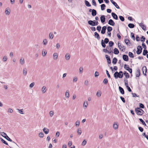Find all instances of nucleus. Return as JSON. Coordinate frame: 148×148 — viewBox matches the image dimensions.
<instances>
[{
  "label": "nucleus",
  "mask_w": 148,
  "mask_h": 148,
  "mask_svg": "<svg viewBox=\"0 0 148 148\" xmlns=\"http://www.w3.org/2000/svg\"><path fill=\"white\" fill-rule=\"evenodd\" d=\"M135 111L136 114L138 115H142L144 112L143 110L140 108H138V107L135 108Z\"/></svg>",
  "instance_id": "nucleus-1"
},
{
  "label": "nucleus",
  "mask_w": 148,
  "mask_h": 148,
  "mask_svg": "<svg viewBox=\"0 0 148 148\" xmlns=\"http://www.w3.org/2000/svg\"><path fill=\"white\" fill-rule=\"evenodd\" d=\"M109 42V39L108 38H106L104 39V40H101L102 46L103 48H105L106 46V44H107Z\"/></svg>",
  "instance_id": "nucleus-2"
},
{
  "label": "nucleus",
  "mask_w": 148,
  "mask_h": 148,
  "mask_svg": "<svg viewBox=\"0 0 148 148\" xmlns=\"http://www.w3.org/2000/svg\"><path fill=\"white\" fill-rule=\"evenodd\" d=\"M124 68L125 70L128 71L130 74L132 73V69L130 68L128 65L125 64L124 65Z\"/></svg>",
  "instance_id": "nucleus-3"
},
{
  "label": "nucleus",
  "mask_w": 148,
  "mask_h": 148,
  "mask_svg": "<svg viewBox=\"0 0 148 148\" xmlns=\"http://www.w3.org/2000/svg\"><path fill=\"white\" fill-rule=\"evenodd\" d=\"M89 12H91V14L93 16H96L97 13L96 10L94 9H89Z\"/></svg>",
  "instance_id": "nucleus-4"
},
{
  "label": "nucleus",
  "mask_w": 148,
  "mask_h": 148,
  "mask_svg": "<svg viewBox=\"0 0 148 148\" xmlns=\"http://www.w3.org/2000/svg\"><path fill=\"white\" fill-rule=\"evenodd\" d=\"M143 74L146 76H147L146 73L147 72V69L146 66H144L142 69Z\"/></svg>",
  "instance_id": "nucleus-5"
},
{
  "label": "nucleus",
  "mask_w": 148,
  "mask_h": 148,
  "mask_svg": "<svg viewBox=\"0 0 148 148\" xmlns=\"http://www.w3.org/2000/svg\"><path fill=\"white\" fill-rule=\"evenodd\" d=\"M105 57L107 60L108 65L110 64L111 63V60L110 57L109 56L106 55Z\"/></svg>",
  "instance_id": "nucleus-6"
},
{
  "label": "nucleus",
  "mask_w": 148,
  "mask_h": 148,
  "mask_svg": "<svg viewBox=\"0 0 148 148\" xmlns=\"http://www.w3.org/2000/svg\"><path fill=\"white\" fill-rule=\"evenodd\" d=\"M138 23L139 24V25L142 28L143 30L145 31L146 30V25H145L144 24H143L142 22L140 23Z\"/></svg>",
  "instance_id": "nucleus-7"
},
{
  "label": "nucleus",
  "mask_w": 148,
  "mask_h": 148,
  "mask_svg": "<svg viewBox=\"0 0 148 148\" xmlns=\"http://www.w3.org/2000/svg\"><path fill=\"white\" fill-rule=\"evenodd\" d=\"M140 75V69L138 67L137 68V71L136 73V77H138Z\"/></svg>",
  "instance_id": "nucleus-8"
},
{
  "label": "nucleus",
  "mask_w": 148,
  "mask_h": 148,
  "mask_svg": "<svg viewBox=\"0 0 148 148\" xmlns=\"http://www.w3.org/2000/svg\"><path fill=\"white\" fill-rule=\"evenodd\" d=\"M123 59V60L125 61H128L129 60V57L128 56L126 55L123 54L122 56Z\"/></svg>",
  "instance_id": "nucleus-9"
},
{
  "label": "nucleus",
  "mask_w": 148,
  "mask_h": 148,
  "mask_svg": "<svg viewBox=\"0 0 148 148\" xmlns=\"http://www.w3.org/2000/svg\"><path fill=\"white\" fill-rule=\"evenodd\" d=\"M111 2L112 3L117 9H120L117 3L114 1L113 0H110Z\"/></svg>",
  "instance_id": "nucleus-10"
},
{
  "label": "nucleus",
  "mask_w": 148,
  "mask_h": 148,
  "mask_svg": "<svg viewBox=\"0 0 148 148\" xmlns=\"http://www.w3.org/2000/svg\"><path fill=\"white\" fill-rule=\"evenodd\" d=\"M108 23L109 25L112 26H114L115 24L114 21L111 19H110L109 20Z\"/></svg>",
  "instance_id": "nucleus-11"
},
{
  "label": "nucleus",
  "mask_w": 148,
  "mask_h": 148,
  "mask_svg": "<svg viewBox=\"0 0 148 148\" xmlns=\"http://www.w3.org/2000/svg\"><path fill=\"white\" fill-rule=\"evenodd\" d=\"M112 16L114 19L117 20L118 19V16L114 12H112L111 13Z\"/></svg>",
  "instance_id": "nucleus-12"
},
{
  "label": "nucleus",
  "mask_w": 148,
  "mask_h": 148,
  "mask_svg": "<svg viewBox=\"0 0 148 148\" xmlns=\"http://www.w3.org/2000/svg\"><path fill=\"white\" fill-rule=\"evenodd\" d=\"M100 20L102 23H104L106 21L105 16L104 15H102L100 17Z\"/></svg>",
  "instance_id": "nucleus-13"
},
{
  "label": "nucleus",
  "mask_w": 148,
  "mask_h": 148,
  "mask_svg": "<svg viewBox=\"0 0 148 148\" xmlns=\"http://www.w3.org/2000/svg\"><path fill=\"white\" fill-rule=\"evenodd\" d=\"M106 29L107 27L106 26H104L102 27L101 32V33L102 34H104L105 33Z\"/></svg>",
  "instance_id": "nucleus-14"
},
{
  "label": "nucleus",
  "mask_w": 148,
  "mask_h": 148,
  "mask_svg": "<svg viewBox=\"0 0 148 148\" xmlns=\"http://www.w3.org/2000/svg\"><path fill=\"white\" fill-rule=\"evenodd\" d=\"M119 88L120 92L122 94L124 95L125 94V92L123 89L120 86H119Z\"/></svg>",
  "instance_id": "nucleus-15"
},
{
  "label": "nucleus",
  "mask_w": 148,
  "mask_h": 148,
  "mask_svg": "<svg viewBox=\"0 0 148 148\" xmlns=\"http://www.w3.org/2000/svg\"><path fill=\"white\" fill-rule=\"evenodd\" d=\"M124 42L127 46H130L131 43L128 39H125L124 40Z\"/></svg>",
  "instance_id": "nucleus-16"
},
{
  "label": "nucleus",
  "mask_w": 148,
  "mask_h": 148,
  "mask_svg": "<svg viewBox=\"0 0 148 148\" xmlns=\"http://www.w3.org/2000/svg\"><path fill=\"white\" fill-rule=\"evenodd\" d=\"M94 36L95 37L97 38L98 40H99L100 39V37L99 36V35L97 32H95Z\"/></svg>",
  "instance_id": "nucleus-17"
},
{
  "label": "nucleus",
  "mask_w": 148,
  "mask_h": 148,
  "mask_svg": "<svg viewBox=\"0 0 148 148\" xmlns=\"http://www.w3.org/2000/svg\"><path fill=\"white\" fill-rule=\"evenodd\" d=\"M103 51L105 53H109L113 55V51H109V50L106 49H103Z\"/></svg>",
  "instance_id": "nucleus-18"
},
{
  "label": "nucleus",
  "mask_w": 148,
  "mask_h": 148,
  "mask_svg": "<svg viewBox=\"0 0 148 148\" xmlns=\"http://www.w3.org/2000/svg\"><path fill=\"white\" fill-rule=\"evenodd\" d=\"M10 10L8 7L5 10V13L6 15H8L10 14Z\"/></svg>",
  "instance_id": "nucleus-19"
},
{
  "label": "nucleus",
  "mask_w": 148,
  "mask_h": 148,
  "mask_svg": "<svg viewBox=\"0 0 148 148\" xmlns=\"http://www.w3.org/2000/svg\"><path fill=\"white\" fill-rule=\"evenodd\" d=\"M88 23L89 25L92 26H95L94 20H89L88 21Z\"/></svg>",
  "instance_id": "nucleus-20"
},
{
  "label": "nucleus",
  "mask_w": 148,
  "mask_h": 148,
  "mask_svg": "<svg viewBox=\"0 0 148 148\" xmlns=\"http://www.w3.org/2000/svg\"><path fill=\"white\" fill-rule=\"evenodd\" d=\"M43 130L45 134H47L49 132V130L46 127H44Z\"/></svg>",
  "instance_id": "nucleus-21"
},
{
  "label": "nucleus",
  "mask_w": 148,
  "mask_h": 148,
  "mask_svg": "<svg viewBox=\"0 0 148 148\" xmlns=\"http://www.w3.org/2000/svg\"><path fill=\"white\" fill-rule=\"evenodd\" d=\"M113 51L114 52H113V53H114L115 54L117 55L119 53V51L118 50V49L116 48H115L114 49Z\"/></svg>",
  "instance_id": "nucleus-22"
},
{
  "label": "nucleus",
  "mask_w": 148,
  "mask_h": 148,
  "mask_svg": "<svg viewBox=\"0 0 148 148\" xmlns=\"http://www.w3.org/2000/svg\"><path fill=\"white\" fill-rule=\"evenodd\" d=\"M123 74L125 76L126 78H129L130 77V75L129 73H127L126 71H124L123 72Z\"/></svg>",
  "instance_id": "nucleus-23"
},
{
  "label": "nucleus",
  "mask_w": 148,
  "mask_h": 148,
  "mask_svg": "<svg viewBox=\"0 0 148 148\" xmlns=\"http://www.w3.org/2000/svg\"><path fill=\"white\" fill-rule=\"evenodd\" d=\"M84 3L88 7L91 6V5L90 4V3L87 1L85 0Z\"/></svg>",
  "instance_id": "nucleus-24"
},
{
  "label": "nucleus",
  "mask_w": 148,
  "mask_h": 148,
  "mask_svg": "<svg viewBox=\"0 0 148 148\" xmlns=\"http://www.w3.org/2000/svg\"><path fill=\"white\" fill-rule=\"evenodd\" d=\"M118 60L117 58H116L114 57V58L112 60V63L113 64H115L117 62Z\"/></svg>",
  "instance_id": "nucleus-25"
},
{
  "label": "nucleus",
  "mask_w": 148,
  "mask_h": 148,
  "mask_svg": "<svg viewBox=\"0 0 148 148\" xmlns=\"http://www.w3.org/2000/svg\"><path fill=\"white\" fill-rule=\"evenodd\" d=\"M118 124L117 122H115L113 125V127L115 129H117L118 127Z\"/></svg>",
  "instance_id": "nucleus-26"
},
{
  "label": "nucleus",
  "mask_w": 148,
  "mask_h": 148,
  "mask_svg": "<svg viewBox=\"0 0 148 148\" xmlns=\"http://www.w3.org/2000/svg\"><path fill=\"white\" fill-rule=\"evenodd\" d=\"M119 73L117 71H116L114 73V76L115 79H117L118 78Z\"/></svg>",
  "instance_id": "nucleus-27"
},
{
  "label": "nucleus",
  "mask_w": 148,
  "mask_h": 148,
  "mask_svg": "<svg viewBox=\"0 0 148 148\" xmlns=\"http://www.w3.org/2000/svg\"><path fill=\"white\" fill-rule=\"evenodd\" d=\"M128 26L130 28H133L135 27V25L133 23H130L128 24Z\"/></svg>",
  "instance_id": "nucleus-28"
},
{
  "label": "nucleus",
  "mask_w": 148,
  "mask_h": 148,
  "mask_svg": "<svg viewBox=\"0 0 148 148\" xmlns=\"http://www.w3.org/2000/svg\"><path fill=\"white\" fill-rule=\"evenodd\" d=\"M70 57L69 54L68 53H66L65 55L66 59L67 60H69L70 59Z\"/></svg>",
  "instance_id": "nucleus-29"
},
{
  "label": "nucleus",
  "mask_w": 148,
  "mask_h": 148,
  "mask_svg": "<svg viewBox=\"0 0 148 148\" xmlns=\"http://www.w3.org/2000/svg\"><path fill=\"white\" fill-rule=\"evenodd\" d=\"M109 47H112L114 45V42L112 41H110L109 42Z\"/></svg>",
  "instance_id": "nucleus-30"
},
{
  "label": "nucleus",
  "mask_w": 148,
  "mask_h": 148,
  "mask_svg": "<svg viewBox=\"0 0 148 148\" xmlns=\"http://www.w3.org/2000/svg\"><path fill=\"white\" fill-rule=\"evenodd\" d=\"M139 107H138V108H140V109H143L145 108V106L144 104L142 103H139Z\"/></svg>",
  "instance_id": "nucleus-31"
},
{
  "label": "nucleus",
  "mask_w": 148,
  "mask_h": 148,
  "mask_svg": "<svg viewBox=\"0 0 148 148\" xmlns=\"http://www.w3.org/2000/svg\"><path fill=\"white\" fill-rule=\"evenodd\" d=\"M100 6L101 7V10H103L105 9L106 6L105 4H102Z\"/></svg>",
  "instance_id": "nucleus-32"
},
{
  "label": "nucleus",
  "mask_w": 148,
  "mask_h": 148,
  "mask_svg": "<svg viewBox=\"0 0 148 148\" xmlns=\"http://www.w3.org/2000/svg\"><path fill=\"white\" fill-rule=\"evenodd\" d=\"M4 137L8 141H10V142L12 141V139H11L7 135L6 136H4Z\"/></svg>",
  "instance_id": "nucleus-33"
},
{
  "label": "nucleus",
  "mask_w": 148,
  "mask_h": 148,
  "mask_svg": "<svg viewBox=\"0 0 148 148\" xmlns=\"http://www.w3.org/2000/svg\"><path fill=\"white\" fill-rule=\"evenodd\" d=\"M148 53V51L147 49H144L143 53V56H146L147 55Z\"/></svg>",
  "instance_id": "nucleus-34"
},
{
  "label": "nucleus",
  "mask_w": 148,
  "mask_h": 148,
  "mask_svg": "<svg viewBox=\"0 0 148 148\" xmlns=\"http://www.w3.org/2000/svg\"><path fill=\"white\" fill-rule=\"evenodd\" d=\"M65 96L67 98H68L69 97V91L68 90H67L66 91Z\"/></svg>",
  "instance_id": "nucleus-35"
},
{
  "label": "nucleus",
  "mask_w": 148,
  "mask_h": 148,
  "mask_svg": "<svg viewBox=\"0 0 148 148\" xmlns=\"http://www.w3.org/2000/svg\"><path fill=\"white\" fill-rule=\"evenodd\" d=\"M1 141L4 144H5V145H8V143L4 139H3L2 138H0Z\"/></svg>",
  "instance_id": "nucleus-36"
},
{
  "label": "nucleus",
  "mask_w": 148,
  "mask_h": 148,
  "mask_svg": "<svg viewBox=\"0 0 148 148\" xmlns=\"http://www.w3.org/2000/svg\"><path fill=\"white\" fill-rule=\"evenodd\" d=\"M128 55L130 58H134V55L133 53L131 52H129Z\"/></svg>",
  "instance_id": "nucleus-37"
},
{
  "label": "nucleus",
  "mask_w": 148,
  "mask_h": 148,
  "mask_svg": "<svg viewBox=\"0 0 148 148\" xmlns=\"http://www.w3.org/2000/svg\"><path fill=\"white\" fill-rule=\"evenodd\" d=\"M53 37H54V35H53V33L52 32H50L49 34V38L50 39H52L53 38Z\"/></svg>",
  "instance_id": "nucleus-38"
},
{
  "label": "nucleus",
  "mask_w": 148,
  "mask_h": 148,
  "mask_svg": "<svg viewBox=\"0 0 148 148\" xmlns=\"http://www.w3.org/2000/svg\"><path fill=\"white\" fill-rule=\"evenodd\" d=\"M140 38H141L140 41L141 42H143V43L145 41V40L146 39L145 37L143 36H142Z\"/></svg>",
  "instance_id": "nucleus-39"
},
{
  "label": "nucleus",
  "mask_w": 148,
  "mask_h": 148,
  "mask_svg": "<svg viewBox=\"0 0 148 148\" xmlns=\"http://www.w3.org/2000/svg\"><path fill=\"white\" fill-rule=\"evenodd\" d=\"M46 89V87L45 86H43L42 88V91L43 93H44L45 92Z\"/></svg>",
  "instance_id": "nucleus-40"
},
{
  "label": "nucleus",
  "mask_w": 148,
  "mask_h": 148,
  "mask_svg": "<svg viewBox=\"0 0 148 148\" xmlns=\"http://www.w3.org/2000/svg\"><path fill=\"white\" fill-rule=\"evenodd\" d=\"M131 37L133 39V40H135L134 34L133 32L131 33Z\"/></svg>",
  "instance_id": "nucleus-41"
},
{
  "label": "nucleus",
  "mask_w": 148,
  "mask_h": 148,
  "mask_svg": "<svg viewBox=\"0 0 148 148\" xmlns=\"http://www.w3.org/2000/svg\"><path fill=\"white\" fill-rule=\"evenodd\" d=\"M112 30V27L108 26L107 27V31L108 32H110Z\"/></svg>",
  "instance_id": "nucleus-42"
},
{
  "label": "nucleus",
  "mask_w": 148,
  "mask_h": 148,
  "mask_svg": "<svg viewBox=\"0 0 148 148\" xmlns=\"http://www.w3.org/2000/svg\"><path fill=\"white\" fill-rule=\"evenodd\" d=\"M47 53V52L46 50H43L42 51V55L43 56H45Z\"/></svg>",
  "instance_id": "nucleus-43"
},
{
  "label": "nucleus",
  "mask_w": 148,
  "mask_h": 148,
  "mask_svg": "<svg viewBox=\"0 0 148 148\" xmlns=\"http://www.w3.org/2000/svg\"><path fill=\"white\" fill-rule=\"evenodd\" d=\"M53 57L54 60H56L58 58L57 53H54L53 55Z\"/></svg>",
  "instance_id": "nucleus-44"
},
{
  "label": "nucleus",
  "mask_w": 148,
  "mask_h": 148,
  "mask_svg": "<svg viewBox=\"0 0 148 148\" xmlns=\"http://www.w3.org/2000/svg\"><path fill=\"white\" fill-rule=\"evenodd\" d=\"M119 18L120 20L122 21H124L125 20V18L124 17L121 16H119Z\"/></svg>",
  "instance_id": "nucleus-45"
},
{
  "label": "nucleus",
  "mask_w": 148,
  "mask_h": 148,
  "mask_svg": "<svg viewBox=\"0 0 148 148\" xmlns=\"http://www.w3.org/2000/svg\"><path fill=\"white\" fill-rule=\"evenodd\" d=\"M27 69L26 68H24L23 69V74L25 76L27 74Z\"/></svg>",
  "instance_id": "nucleus-46"
},
{
  "label": "nucleus",
  "mask_w": 148,
  "mask_h": 148,
  "mask_svg": "<svg viewBox=\"0 0 148 148\" xmlns=\"http://www.w3.org/2000/svg\"><path fill=\"white\" fill-rule=\"evenodd\" d=\"M108 81L107 79L106 78H105L103 81V83L105 84H107L108 83Z\"/></svg>",
  "instance_id": "nucleus-47"
},
{
  "label": "nucleus",
  "mask_w": 148,
  "mask_h": 148,
  "mask_svg": "<svg viewBox=\"0 0 148 148\" xmlns=\"http://www.w3.org/2000/svg\"><path fill=\"white\" fill-rule=\"evenodd\" d=\"M138 128L139 130L141 132H143L144 131V129L143 127H141L138 126Z\"/></svg>",
  "instance_id": "nucleus-48"
},
{
  "label": "nucleus",
  "mask_w": 148,
  "mask_h": 148,
  "mask_svg": "<svg viewBox=\"0 0 148 148\" xmlns=\"http://www.w3.org/2000/svg\"><path fill=\"white\" fill-rule=\"evenodd\" d=\"M81 129L80 128H78L77 130V133L78 134L80 135L81 134L82 131L81 130Z\"/></svg>",
  "instance_id": "nucleus-49"
},
{
  "label": "nucleus",
  "mask_w": 148,
  "mask_h": 148,
  "mask_svg": "<svg viewBox=\"0 0 148 148\" xmlns=\"http://www.w3.org/2000/svg\"><path fill=\"white\" fill-rule=\"evenodd\" d=\"M92 4L93 5L95 6H97L95 0H92Z\"/></svg>",
  "instance_id": "nucleus-50"
},
{
  "label": "nucleus",
  "mask_w": 148,
  "mask_h": 148,
  "mask_svg": "<svg viewBox=\"0 0 148 148\" xmlns=\"http://www.w3.org/2000/svg\"><path fill=\"white\" fill-rule=\"evenodd\" d=\"M142 47L144 49H146L147 47L145 43L143 42L142 44Z\"/></svg>",
  "instance_id": "nucleus-51"
},
{
  "label": "nucleus",
  "mask_w": 148,
  "mask_h": 148,
  "mask_svg": "<svg viewBox=\"0 0 148 148\" xmlns=\"http://www.w3.org/2000/svg\"><path fill=\"white\" fill-rule=\"evenodd\" d=\"M120 98L121 99V101H122V102L123 103H125V98L123 97L122 96H120Z\"/></svg>",
  "instance_id": "nucleus-52"
},
{
  "label": "nucleus",
  "mask_w": 148,
  "mask_h": 148,
  "mask_svg": "<svg viewBox=\"0 0 148 148\" xmlns=\"http://www.w3.org/2000/svg\"><path fill=\"white\" fill-rule=\"evenodd\" d=\"M118 46L120 50H121V48H122V45H121V43L118 42Z\"/></svg>",
  "instance_id": "nucleus-53"
},
{
  "label": "nucleus",
  "mask_w": 148,
  "mask_h": 148,
  "mask_svg": "<svg viewBox=\"0 0 148 148\" xmlns=\"http://www.w3.org/2000/svg\"><path fill=\"white\" fill-rule=\"evenodd\" d=\"M142 50L143 49H141V50H137V51H136V53L138 54V55H139L142 52Z\"/></svg>",
  "instance_id": "nucleus-54"
},
{
  "label": "nucleus",
  "mask_w": 148,
  "mask_h": 148,
  "mask_svg": "<svg viewBox=\"0 0 148 148\" xmlns=\"http://www.w3.org/2000/svg\"><path fill=\"white\" fill-rule=\"evenodd\" d=\"M20 63L21 64L23 65L24 63V59L22 60V58H21L20 60Z\"/></svg>",
  "instance_id": "nucleus-55"
},
{
  "label": "nucleus",
  "mask_w": 148,
  "mask_h": 148,
  "mask_svg": "<svg viewBox=\"0 0 148 148\" xmlns=\"http://www.w3.org/2000/svg\"><path fill=\"white\" fill-rule=\"evenodd\" d=\"M44 136V134L42 132L40 133L39 134V136L40 138H42Z\"/></svg>",
  "instance_id": "nucleus-56"
},
{
  "label": "nucleus",
  "mask_w": 148,
  "mask_h": 148,
  "mask_svg": "<svg viewBox=\"0 0 148 148\" xmlns=\"http://www.w3.org/2000/svg\"><path fill=\"white\" fill-rule=\"evenodd\" d=\"M47 40L46 39H45L43 40V43L44 45H46L47 44Z\"/></svg>",
  "instance_id": "nucleus-57"
},
{
  "label": "nucleus",
  "mask_w": 148,
  "mask_h": 148,
  "mask_svg": "<svg viewBox=\"0 0 148 148\" xmlns=\"http://www.w3.org/2000/svg\"><path fill=\"white\" fill-rule=\"evenodd\" d=\"M101 29V27L100 25L97 26V29L99 32H100Z\"/></svg>",
  "instance_id": "nucleus-58"
},
{
  "label": "nucleus",
  "mask_w": 148,
  "mask_h": 148,
  "mask_svg": "<svg viewBox=\"0 0 148 148\" xmlns=\"http://www.w3.org/2000/svg\"><path fill=\"white\" fill-rule=\"evenodd\" d=\"M136 40L137 41H139L140 40V38L138 35L136 36Z\"/></svg>",
  "instance_id": "nucleus-59"
},
{
  "label": "nucleus",
  "mask_w": 148,
  "mask_h": 148,
  "mask_svg": "<svg viewBox=\"0 0 148 148\" xmlns=\"http://www.w3.org/2000/svg\"><path fill=\"white\" fill-rule=\"evenodd\" d=\"M99 75V73L98 72L96 71L95 73V77H98Z\"/></svg>",
  "instance_id": "nucleus-60"
},
{
  "label": "nucleus",
  "mask_w": 148,
  "mask_h": 148,
  "mask_svg": "<svg viewBox=\"0 0 148 148\" xmlns=\"http://www.w3.org/2000/svg\"><path fill=\"white\" fill-rule=\"evenodd\" d=\"M7 56H5L3 57V62H5L7 61Z\"/></svg>",
  "instance_id": "nucleus-61"
},
{
  "label": "nucleus",
  "mask_w": 148,
  "mask_h": 148,
  "mask_svg": "<svg viewBox=\"0 0 148 148\" xmlns=\"http://www.w3.org/2000/svg\"><path fill=\"white\" fill-rule=\"evenodd\" d=\"M139 120L141 122L142 124V125L144 124V123H145V121L142 119L140 118L139 119Z\"/></svg>",
  "instance_id": "nucleus-62"
},
{
  "label": "nucleus",
  "mask_w": 148,
  "mask_h": 148,
  "mask_svg": "<svg viewBox=\"0 0 148 148\" xmlns=\"http://www.w3.org/2000/svg\"><path fill=\"white\" fill-rule=\"evenodd\" d=\"M137 50H140L141 49H143V47L140 45H138L137 47Z\"/></svg>",
  "instance_id": "nucleus-63"
},
{
  "label": "nucleus",
  "mask_w": 148,
  "mask_h": 148,
  "mask_svg": "<svg viewBox=\"0 0 148 148\" xmlns=\"http://www.w3.org/2000/svg\"><path fill=\"white\" fill-rule=\"evenodd\" d=\"M79 121L77 120L75 123V125L76 127H77L79 126Z\"/></svg>",
  "instance_id": "nucleus-64"
}]
</instances>
